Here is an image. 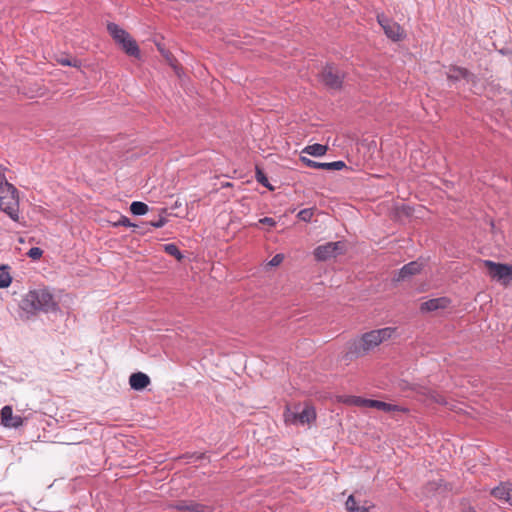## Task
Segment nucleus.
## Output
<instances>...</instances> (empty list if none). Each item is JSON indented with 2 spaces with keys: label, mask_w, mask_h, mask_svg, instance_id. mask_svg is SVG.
<instances>
[{
  "label": "nucleus",
  "mask_w": 512,
  "mask_h": 512,
  "mask_svg": "<svg viewBox=\"0 0 512 512\" xmlns=\"http://www.w3.org/2000/svg\"><path fill=\"white\" fill-rule=\"evenodd\" d=\"M368 407L375 408V409H378V410H381V411H384L387 413H391V412H395V411H397V412L405 411V409L403 407H400L398 405H393L390 403H386V402L379 401V400H372V399H370V401L368 402Z\"/></svg>",
  "instance_id": "obj_17"
},
{
  "label": "nucleus",
  "mask_w": 512,
  "mask_h": 512,
  "mask_svg": "<svg viewBox=\"0 0 512 512\" xmlns=\"http://www.w3.org/2000/svg\"><path fill=\"white\" fill-rule=\"evenodd\" d=\"M42 254L43 251L38 247L31 248L27 253V255L33 260L39 259L42 256Z\"/></svg>",
  "instance_id": "obj_32"
},
{
  "label": "nucleus",
  "mask_w": 512,
  "mask_h": 512,
  "mask_svg": "<svg viewBox=\"0 0 512 512\" xmlns=\"http://www.w3.org/2000/svg\"><path fill=\"white\" fill-rule=\"evenodd\" d=\"M150 384V378L148 375L142 372H136L130 375L129 385L136 391L145 389Z\"/></svg>",
  "instance_id": "obj_15"
},
{
  "label": "nucleus",
  "mask_w": 512,
  "mask_h": 512,
  "mask_svg": "<svg viewBox=\"0 0 512 512\" xmlns=\"http://www.w3.org/2000/svg\"><path fill=\"white\" fill-rule=\"evenodd\" d=\"M7 266L0 267V288H6L11 284L12 278Z\"/></svg>",
  "instance_id": "obj_23"
},
{
  "label": "nucleus",
  "mask_w": 512,
  "mask_h": 512,
  "mask_svg": "<svg viewBox=\"0 0 512 512\" xmlns=\"http://www.w3.org/2000/svg\"><path fill=\"white\" fill-rule=\"evenodd\" d=\"M256 180L263 185L264 187L273 190L274 188L270 185L268 178L266 177L265 173L259 169L256 168Z\"/></svg>",
  "instance_id": "obj_25"
},
{
  "label": "nucleus",
  "mask_w": 512,
  "mask_h": 512,
  "mask_svg": "<svg viewBox=\"0 0 512 512\" xmlns=\"http://www.w3.org/2000/svg\"><path fill=\"white\" fill-rule=\"evenodd\" d=\"M321 81L330 89H340L344 74L336 67L327 65L321 72Z\"/></svg>",
  "instance_id": "obj_8"
},
{
  "label": "nucleus",
  "mask_w": 512,
  "mask_h": 512,
  "mask_svg": "<svg viewBox=\"0 0 512 512\" xmlns=\"http://www.w3.org/2000/svg\"><path fill=\"white\" fill-rule=\"evenodd\" d=\"M107 29H108V32L110 33V35L113 37V39L118 43L120 44L121 42H123L125 40V38L128 36V32H126L124 29H122L121 27H119L117 24L115 23H109L107 25Z\"/></svg>",
  "instance_id": "obj_19"
},
{
  "label": "nucleus",
  "mask_w": 512,
  "mask_h": 512,
  "mask_svg": "<svg viewBox=\"0 0 512 512\" xmlns=\"http://www.w3.org/2000/svg\"><path fill=\"white\" fill-rule=\"evenodd\" d=\"M377 21L388 38L399 41L403 38V29L395 21L387 18L384 14L377 15Z\"/></svg>",
  "instance_id": "obj_7"
},
{
  "label": "nucleus",
  "mask_w": 512,
  "mask_h": 512,
  "mask_svg": "<svg viewBox=\"0 0 512 512\" xmlns=\"http://www.w3.org/2000/svg\"><path fill=\"white\" fill-rule=\"evenodd\" d=\"M164 250L167 254L174 256L178 260L183 258V255L175 244H166Z\"/></svg>",
  "instance_id": "obj_24"
},
{
  "label": "nucleus",
  "mask_w": 512,
  "mask_h": 512,
  "mask_svg": "<svg viewBox=\"0 0 512 512\" xmlns=\"http://www.w3.org/2000/svg\"><path fill=\"white\" fill-rule=\"evenodd\" d=\"M20 243H24V239L22 237L19 238Z\"/></svg>",
  "instance_id": "obj_37"
},
{
  "label": "nucleus",
  "mask_w": 512,
  "mask_h": 512,
  "mask_svg": "<svg viewBox=\"0 0 512 512\" xmlns=\"http://www.w3.org/2000/svg\"><path fill=\"white\" fill-rule=\"evenodd\" d=\"M490 493L496 500L507 503L512 507V483L501 482Z\"/></svg>",
  "instance_id": "obj_9"
},
{
  "label": "nucleus",
  "mask_w": 512,
  "mask_h": 512,
  "mask_svg": "<svg viewBox=\"0 0 512 512\" xmlns=\"http://www.w3.org/2000/svg\"><path fill=\"white\" fill-rule=\"evenodd\" d=\"M451 301L447 297H439L427 300L420 305L422 312H433L437 310L446 309L449 307Z\"/></svg>",
  "instance_id": "obj_13"
},
{
  "label": "nucleus",
  "mask_w": 512,
  "mask_h": 512,
  "mask_svg": "<svg viewBox=\"0 0 512 512\" xmlns=\"http://www.w3.org/2000/svg\"><path fill=\"white\" fill-rule=\"evenodd\" d=\"M0 209L13 221H19V197L14 185L4 182L0 186Z\"/></svg>",
  "instance_id": "obj_3"
},
{
  "label": "nucleus",
  "mask_w": 512,
  "mask_h": 512,
  "mask_svg": "<svg viewBox=\"0 0 512 512\" xmlns=\"http://www.w3.org/2000/svg\"><path fill=\"white\" fill-rule=\"evenodd\" d=\"M345 244L341 241L327 242L314 249V257L318 261H327L344 253Z\"/></svg>",
  "instance_id": "obj_5"
},
{
  "label": "nucleus",
  "mask_w": 512,
  "mask_h": 512,
  "mask_svg": "<svg viewBox=\"0 0 512 512\" xmlns=\"http://www.w3.org/2000/svg\"><path fill=\"white\" fill-rule=\"evenodd\" d=\"M473 77L474 76L467 69L461 67L453 66L450 67L449 70L447 71V78L453 82L459 81L461 79L471 81L473 80Z\"/></svg>",
  "instance_id": "obj_16"
},
{
  "label": "nucleus",
  "mask_w": 512,
  "mask_h": 512,
  "mask_svg": "<svg viewBox=\"0 0 512 512\" xmlns=\"http://www.w3.org/2000/svg\"><path fill=\"white\" fill-rule=\"evenodd\" d=\"M148 210V205L144 202L134 201L130 205L131 213L137 216L146 214Z\"/></svg>",
  "instance_id": "obj_22"
},
{
  "label": "nucleus",
  "mask_w": 512,
  "mask_h": 512,
  "mask_svg": "<svg viewBox=\"0 0 512 512\" xmlns=\"http://www.w3.org/2000/svg\"><path fill=\"white\" fill-rule=\"evenodd\" d=\"M1 424L8 428H18L22 426L24 419L19 415H13L11 406H4L1 411Z\"/></svg>",
  "instance_id": "obj_10"
},
{
  "label": "nucleus",
  "mask_w": 512,
  "mask_h": 512,
  "mask_svg": "<svg viewBox=\"0 0 512 512\" xmlns=\"http://www.w3.org/2000/svg\"><path fill=\"white\" fill-rule=\"evenodd\" d=\"M491 278L507 284L512 279V266L495 263L491 260L483 262Z\"/></svg>",
  "instance_id": "obj_6"
},
{
  "label": "nucleus",
  "mask_w": 512,
  "mask_h": 512,
  "mask_svg": "<svg viewBox=\"0 0 512 512\" xmlns=\"http://www.w3.org/2000/svg\"><path fill=\"white\" fill-rule=\"evenodd\" d=\"M115 226H125V227H136L135 224L131 223L128 217L120 216L119 220L115 222Z\"/></svg>",
  "instance_id": "obj_31"
},
{
  "label": "nucleus",
  "mask_w": 512,
  "mask_h": 512,
  "mask_svg": "<svg viewBox=\"0 0 512 512\" xmlns=\"http://www.w3.org/2000/svg\"><path fill=\"white\" fill-rule=\"evenodd\" d=\"M285 422L289 424H309L316 418L315 410L310 405H297L287 408L284 413Z\"/></svg>",
  "instance_id": "obj_4"
},
{
  "label": "nucleus",
  "mask_w": 512,
  "mask_h": 512,
  "mask_svg": "<svg viewBox=\"0 0 512 512\" xmlns=\"http://www.w3.org/2000/svg\"><path fill=\"white\" fill-rule=\"evenodd\" d=\"M122 49L129 55L133 57L140 56V50L136 43V41L128 34L123 42L120 43Z\"/></svg>",
  "instance_id": "obj_18"
},
{
  "label": "nucleus",
  "mask_w": 512,
  "mask_h": 512,
  "mask_svg": "<svg viewBox=\"0 0 512 512\" xmlns=\"http://www.w3.org/2000/svg\"><path fill=\"white\" fill-rule=\"evenodd\" d=\"M428 397L431 399V401L440 403V404H446V401L444 400V397L437 393L436 391H429Z\"/></svg>",
  "instance_id": "obj_28"
},
{
  "label": "nucleus",
  "mask_w": 512,
  "mask_h": 512,
  "mask_svg": "<svg viewBox=\"0 0 512 512\" xmlns=\"http://www.w3.org/2000/svg\"><path fill=\"white\" fill-rule=\"evenodd\" d=\"M301 162H303L306 166L314 168V169H325V170H342L346 167L343 161H334L329 163H322L311 160L305 156L300 157Z\"/></svg>",
  "instance_id": "obj_12"
},
{
  "label": "nucleus",
  "mask_w": 512,
  "mask_h": 512,
  "mask_svg": "<svg viewBox=\"0 0 512 512\" xmlns=\"http://www.w3.org/2000/svg\"><path fill=\"white\" fill-rule=\"evenodd\" d=\"M284 260V255L283 254H276L269 262H268V266L270 267H277L279 266Z\"/></svg>",
  "instance_id": "obj_33"
},
{
  "label": "nucleus",
  "mask_w": 512,
  "mask_h": 512,
  "mask_svg": "<svg viewBox=\"0 0 512 512\" xmlns=\"http://www.w3.org/2000/svg\"><path fill=\"white\" fill-rule=\"evenodd\" d=\"M370 401V399H364V398H361V397H351V399L349 400V402L351 404H354L356 406H361V407H368V402Z\"/></svg>",
  "instance_id": "obj_27"
},
{
  "label": "nucleus",
  "mask_w": 512,
  "mask_h": 512,
  "mask_svg": "<svg viewBox=\"0 0 512 512\" xmlns=\"http://www.w3.org/2000/svg\"><path fill=\"white\" fill-rule=\"evenodd\" d=\"M422 269V264L419 263L418 261H412L406 265H404L400 270L399 272L397 273V275L394 277V281H402V280H405L417 273H419Z\"/></svg>",
  "instance_id": "obj_14"
},
{
  "label": "nucleus",
  "mask_w": 512,
  "mask_h": 512,
  "mask_svg": "<svg viewBox=\"0 0 512 512\" xmlns=\"http://www.w3.org/2000/svg\"><path fill=\"white\" fill-rule=\"evenodd\" d=\"M464 512H475V510H474V509H472V508H468V509H466Z\"/></svg>",
  "instance_id": "obj_36"
},
{
  "label": "nucleus",
  "mask_w": 512,
  "mask_h": 512,
  "mask_svg": "<svg viewBox=\"0 0 512 512\" xmlns=\"http://www.w3.org/2000/svg\"><path fill=\"white\" fill-rule=\"evenodd\" d=\"M395 331L396 330L393 327H385L367 332L363 334L359 341L353 344V350L351 353L355 354L357 357L363 356L382 342L390 339Z\"/></svg>",
  "instance_id": "obj_2"
},
{
  "label": "nucleus",
  "mask_w": 512,
  "mask_h": 512,
  "mask_svg": "<svg viewBox=\"0 0 512 512\" xmlns=\"http://www.w3.org/2000/svg\"><path fill=\"white\" fill-rule=\"evenodd\" d=\"M347 512H369V506L361 505L354 495H350L345 503Z\"/></svg>",
  "instance_id": "obj_20"
},
{
  "label": "nucleus",
  "mask_w": 512,
  "mask_h": 512,
  "mask_svg": "<svg viewBox=\"0 0 512 512\" xmlns=\"http://www.w3.org/2000/svg\"><path fill=\"white\" fill-rule=\"evenodd\" d=\"M173 507L183 512H212V508L193 500H178Z\"/></svg>",
  "instance_id": "obj_11"
},
{
  "label": "nucleus",
  "mask_w": 512,
  "mask_h": 512,
  "mask_svg": "<svg viewBox=\"0 0 512 512\" xmlns=\"http://www.w3.org/2000/svg\"><path fill=\"white\" fill-rule=\"evenodd\" d=\"M167 213L166 209H161V214L157 220H152L149 222V225L154 228H161L167 223V219L164 216Z\"/></svg>",
  "instance_id": "obj_26"
},
{
  "label": "nucleus",
  "mask_w": 512,
  "mask_h": 512,
  "mask_svg": "<svg viewBox=\"0 0 512 512\" xmlns=\"http://www.w3.org/2000/svg\"><path fill=\"white\" fill-rule=\"evenodd\" d=\"M259 223L273 227L276 225V221L271 217H264L259 220Z\"/></svg>",
  "instance_id": "obj_34"
},
{
  "label": "nucleus",
  "mask_w": 512,
  "mask_h": 512,
  "mask_svg": "<svg viewBox=\"0 0 512 512\" xmlns=\"http://www.w3.org/2000/svg\"><path fill=\"white\" fill-rule=\"evenodd\" d=\"M297 216L302 221H310L313 216V211L311 209H303L298 213Z\"/></svg>",
  "instance_id": "obj_30"
},
{
  "label": "nucleus",
  "mask_w": 512,
  "mask_h": 512,
  "mask_svg": "<svg viewBox=\"0 0 512 512\" xmlns=\"http://www.w3.org/2000/svg\"><path fill=\"white\" fill-rule=\"evenodd\" d=\"M326 152L327 146L317 143L313 145H308L302 150V153H306L308 155L315 157L323 156L326 154Z\"/></svg>",
  "instance_id": "obj_21"
},
{
  "label": "nucleus",
  "mask_w": 512,
  "mask_h": 512,
  "mask_svg": "<svg viewBox=\"0 0 512 512\" xmlns=\"http://www.w3.org/2000/svg\"><path fill=\"white\" fill-rule=\"evenodd\" d=\"M5 168L3 166L0 165V186L4 183V182H8L5 178Z\"/></svg>",
  "instance_id": "obj_35"
},
{
  "label": "nucleus",
  "mask_w": 512,
  "mask_h": 512,
  "mask_svg": "<svg viewBox=\"0 0 512 512\" xmlns=\"http://www.w3.org/2000/svg\"><path fill=\"white\" fill-rule=\"evenodd\" d=\"M58 62L63 66H73V67H77L78 63H79V61L77 59H71L68 57L59 58Z\"/></svg>",
  "instance_id": "obj_29"
},
{
  "label": "nucleus",
  "mask_w": 512,
  "mask_h": 512,
  "mask_svg": "<svg viewBox=\"0 0 512 512\" xmlns=\"http://www.w3.org/2000/svg\"><path fill=\"white\" fill-rule=\"evenodd\" d=\"M56 303L53 295L47 289L28 291L20 300L21 317L29 319L38 312H49L55 309Z\"/></svg>",
  "instance_id": "obj_1"
}]
</instances>
